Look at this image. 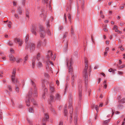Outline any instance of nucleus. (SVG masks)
Here are the masks:
<instances>
[{"label": "nucleus", "instance_id": "f257e3e1", "mask_svg": "<svg viewBox=\"0 0 125 125\" xmlns=\"http://www.w3.org/2000/svg\"><path fill=\"white\" fill-rule=\"evenodd\" d=\"M66 13H65L64 14V16L65 19V22L66 23H67V17L66 16V14H68V18L69 19V21H70V22H71V14L70 13L71 11V6L70 4L68 5V4L66 6Z\"/></svg>", "mask_w": 125, "mask_h": 125}, {"label": "nucleus", "instance_id": "f03ea898", "mask_svg": "<svg viewBox=\"0 0 125 125\" xmlns=\"http://www.w3.org/2000/svg\"><path fill=\"white\" fill-rule=\"evenodd\" d=\"M35 45L34 43H27L25 46V49L27 50L29 48L31 51H32L35 49Z\"/></svg>", "mask_w": 125, "mask_h": 125}, {"label": "nucleus", "instance_id": "7ed1b4c3", "mask_svg": "<svg viewBox=\"0 0 125 125\" xmlns=\"http://www.w3.org/2000/svg\"><path fill=\"white\" fill-rule=\"evenodd\" d=\"M44 115V117L42 120V125H45L46 123L49 120V116L48 114H45Z\"/></svg>", "mask_w": 125, "mask_h": 125}, {"label": "nucleus", "instance_id": "20e7f679", "mask_svg": "<svg viewBox=\"0 0 125 125\" xmlns=\"http://www.w3.org/2000/svg\"><path fill=\"white\" fill-rule=\"evenodd\" d=\"M73 62V59L72 58L70 59L69 64L70 65L69 67V72L70 73H71L72 74V73L73 71L72 67V64Z\"/></svg>", "mask_w": 125, "mask_h": 125}, {"label": "nucleus", "instance_id": "39448f33", "mask_svg": "<svg viewBox=\"0 0 125 125\" xmlns=\"http://www.w3.org/2000/svg\"><path fill=\"white\" fill-rule=\"evenodd\" d=\"M46 25L47 28V33L49 35H51V33L49 30V28L50 27V25L49 24V20H47L46 21Z\"/></svg>", "mask_w": 125, "mask_h": 125}, {"label": "nucleus", "instance_id": "423d86ee", "mask_svg": "<svg viewBox=\"0 0 125 125\" xmlns=\"http://www.w3.org/2000/svg\"><path fill=\"white\" fill-rule=\"evenodd\" d=\"M51 52L50 54V56H51V58L52 60H55V57H54L53 58V53L51 51H48V55L47 56V58H48V60H49V59L50 58L49 56V54L50 52Z\"/></svg>", "mask_w": 125, "mask_h": 125}, {"label": "nucleus", "instance_id": "0eeeda50", "mask_svg": "<svg viewBox=\"0 0 125 125\" xmlns=\"http://www.w3.org/2000/svg\"><path fill=\"white\" fill-rule=\"evenodd\" d=\"M16 72V70L15 69H14L13 70L12 72V75L11 77L12 82L14 83H15L14 79L15 77Z\"/></svg>", "mask_w": 125, "mask_h": 125}, {"label": "nucleus", "instance_id": "6e6552de", "mask_svg": "<svg viewBox=\"0 0 125 125\" xmlns=\"http://www.w3.org/2000/svg\"><path fill=\"white\" fill-rule=\"evenodd\" d=\"M36 28L35 25H33L31 29V31L32 33L35 35H36Z\"/></svg>", "mask_w": 125, "mask_h": 125}, {"label": "nucleus", "instance_id": "1a4fd4ad", "mask_svg": "<svg viewBox=\"0 0 125 125\" xmlns=\"http://www.w3.org/2000/svg\"><path fill=\"white\" fill-rule=\"evenodd\" d=\"M82 86L81 85L79 88V95L80 100L81 99L82 94Z\"/></svg>", "mask_w": 125, "mask_h": 125}, {"label": "nucleus", "instance_id": "9d476101", "mask_svg": "<svg viewBox=\"0 0 125 125\" xmlns=\"http://www.w3.org/2000/svg\"><path fill=\"white\" fill-rule=\"evenodd\" d=\"M26 98L27 99L25 101V102L27 106H29L30 105V99L31 97H29V96H28V97H26Z\"/></svg>", "mask_w": 125, "mask_h": 125}, {"label": "nucleus", "instance_id": "9b49d317", "mask_svg": "<svg viewBox=\"0 0 125 125\" xmlns=\"http://www.w3.org/2000/svg\"><path fill=\"white\" fill-rule=\"evenodd\" d=\"M42 43V41L41 40H38L37 43V47L38 48H40L41 46Z\"/></svg>", "mask_w": 125, "mask_h": 125}, {"label": "nucleus", "instance_id": "f8f14e48", "mask_svg": "<svg viewBox=\"0 0 125 125\" xmlns=\"http://www.w3.org/2000/svg\"><path fill=\"white\" fill-rule=\"evenodd\" d=\"M83 73L84 76H88L87 69H84L83 72Z\"/></svg>", "mask_w": 125, "mask_h": 125}, {"label": "nucleus", "instance_id": "ddd939ff", "mask_svg": "<svg viewBox=\"0 0 125 125\" xmlns=\"http://www.w3.org/2000/svg\"><path fill=\"white\" fill-rule=\"evenodd\" d=\"M39 32H43V33H45V31L42 25L40 26L39 27Z\"/></svg>", "mask_w": 125, "mask_h": 125}, {"label": "nucleus", "instance_id": "4468645a", "mask_svg": "<svg viewBox=\"0 0 125 125\" xmlns=\"http://www.w3.org/2000/svg\"><path fill=\"white\" fill-rule=\"evenodd\" d=\"M69 109H70V116L71 117L72 116V114L73 113V109L72 107V106L71 104H70V105H69Z\"/></svg>", "mask_w": 125, "mask_h": 125}, {"label": "nucleus", "instance_id": "2eb2a0df", "mask_svg": "<svg viewBox=\"0 0 125 125\" xmlns=\"http://www.w3.org/2000/svg\"><path fill=\"white\" fill-rule=\"evenodd\" d=\"M49 63H50V64L52 65H53V64L52 62L50 61H49V60H48L47 61L46 63V64L47 65V69L48 68L49 69Z\"/></svg>", "mask_w": 125, "mask_h": 125}, {"label": "nucleus", "instance_id": "dca6fc26", "mask_svg": "<svg viewBox=\"0 0 125 125\" xmlns=\"http://www.w3.org/2000/svg\"><path fill=\"white\" fill-rule=\"evenodd\" d=\"M10 60V61H15V59L14 56L12 54L10 55L9 56Z\"/></svg>", "mask_w": 125, "mask_h": 125}, {"label": "nucleus", "instance_id": "f3484780", "mask_svg": "<svg viewBox=\"0 0 125 125\" xmlns=\"http://www.w3.org/2000/svg\"><path fill=\"white\" fill-rule=\"evenodd\" d=\"M17 12L19 15H21V14L22 10L21 8L20 7H19L17 9Z\"/></svg>", "mask_w": 125, "mask_h": 125}, {"label": "nucleus", "instance_id": "a211bd4d", "mask_svg": "<svg viewBox=\"0 0 125 125\" xmlns=\"http://www.w3.org/2000/svg\"><path fill=\"white\" fill-rule=\"evenodd\" d=\"M123 107V105L121 103L119 104L117 106V108L119 109H122Z\"/></svg>", "mask_w": 125, "mask_h": 125}, {"label": "nucleus", "instance_id": "6ab92c4d", "mask_svg": "<svg viewBox=\"0 0 125 125\" xmlns=\"http://www.w3.org/2000/svg\"><path fill=\"white\" fill-rule=\"evenodd\" d=\"M32 89H30V91L29 92V95L27 96V97H28V96H29V97H30L32 96Z\"/></svg>", "mask_w": 125, "mask_h": 125}, {"label": "nucleus", "instance_id": "aec40b11", "mask_svg": "<svg viewBox=\"0 0 125 125\" xmlns=\"http://www.w3.org/2000/svg\"><path fill=\"white\" fill-rule=\"evenodd\" d=\"M55 100H60V96L59 94H57L55 95Z\"/></svg>", "mask_w": 125, "mask_h": 125}, {"label": "nucleus", "instance_id": "412c9836", "mask_svg": "<svg viewBox=\"0 0 125 125\" xmlns=\"http://www.w3.org/2000/svg\"><path fill=\"white\" fill-rule=\"evenodd\" d=\"M21 40V39L19 38H16L14 39V42L16 43L18 42L19 43Z\"/></svg>", "mask_w": 125, "mask_h": 125}, {"label": "nucleus", "instance_id": "4be33fe9", "mask_svg": "<svg viewBox=\"0 0 125 125\" xmlns=\"http://www.w3.org/2000/svg\"><path fill=\"white\" fill-rule=\"evenodd\" d=\"M110 119H109L104 122L103 125H108L107 123L110 121Z\"/></svg>", "mask_w": 125, "mask_h": 125}, {"label": "nucleus", "instance_id": "5701e85b", "mask_svg": "<svg viewBox=\"0 0 125 125\" xmlns=\"http://www.w3.org/2000/svg\"><path fill=\"white\" fill-rule=\"evenodd\" d=\"M119 103H125V98H123L121 100H120L118 101Z\"/></svg>", "mask_w": 125, "mask_h": 125}, {"label": "nucleus", "instance_id": "b1692460", "mask_svg": "<svg viewBox=\"0 0 125 125\" xmlns=\"http://www.w3.org/2000/svg\"><path fill=\"white\" fill-rule=\"evenodd\" d=\"M50 102L52 101L53 100H55V98H53V96L52 95H51L50 97Z\"/></svg>", "mask_w": 125, "mask_h": 125}, {"label": "nucleus", "instance_id": "393cba45", "mask_svg": "<svg viewBox=\"0 0 125 125\" xmlns=\"http://www.w3.org/2000/svg\"><path fill=\"white\" fill-rule=\"evenodd\" d=\"M84 78L85 83L86 85L87 83V82L88 80V76H84Z\"/></svg>", "mask_w": 125, "mask_h": 125}, {"label": "nucleus", "instance_id": "a878e982", "mask_svg": "<svg viewBox=\"0 0 125 125\" xmlns=\"http://www.w3.org/2000/svg\"><path fill=\"white\" fill-rule=\"evenodd\" d=\"M40 35L41 38H43L44 37L45 35L44 34L45 33H43V32H40Z\"/></svg>", "mask_w": 125, "mask_h": 125}, {"label": "nucleus", "instance_id": "bb28decb", "mask_svg": "<svg viewBox=\"0 0 125 125\" xmlns=\"http://www.w3.org/2000/svg\"><path fill=\"white\" fill-rule=\"evenodd\" d=\"M64 115L65 116L67 114V107L66 106H65L64 107Z\"/></svg>", "mask_w": 125, "mask_h": 125}, {"label": "nucleus", "instance_id": "cd10ccee", "mask_svg": "<svg viewBox=\"0 0 125 125\" xmlns=\"http://www.w3.org/2000/svg\"><path fill=\"white\" fill-rule=\"evenodd\" d=\"M27 120L28 122L29 123V125H32V121L30 119H29L28 118H27Z\"/></svg>", "mask_w": 125, "mask_h": 125}, {"label": "nucleus", "instance_id": "c85d7f7f", "mask_svg": "<svg viewBox=\"0 0 125 125\" xmlns=\"http://www.w3.org/2000/svg\"><path fill=\"white\" fill-rule=\"evenodd\" d=\"M31 80V83L33 87H34V89H36V85H35V84L34 82L32 81Z\"/></svg>", "mask_w": 125, "mask_h": 125}, {"label": "nucleus", "instance_id": "c756f323", "mask_svg": "<svg viewBox=\"0 0 125 125\" xmlns=\"http://www.w3.org/2000/svg\"><path fill=\"white\" fill-rule=\"evenodd\" d=\"M34 93L33 94V95L35 96H37V92L36 88V89H34Z\"/></svg>", "mask_w": 125, "mask_h": 125}, {"label": "nucleus", "instance_id": "7c9ffc66", "mask_svg": "<svg viewBox=\"0 0 125 125\" xmlns=\"http://www.w3.org/2000/svg\"><path fill=\"white\" fill-rule=\"evenodd\" d=\"M28 56L27 55L24 58V62L25 63L26 62L27 60L28 59Z\"/></svg>", "mask_w": 125, "mask_h": 125}, {"label": "nucleus", "instance_id": "2f4dec72", "mask_svg": "<svg viewBox=\"0 0 125 125\" xmlns=\"http://www.w3.org/2000/svg\"><path fill=\"white\" fill-rule=\"evenodd\" d=\"M40 54L39 53H38L37 55V56L36 58L38 60H39L40 59Z\"/></svg>", "mask_w": 125, "mask_h": 125}, {"label": "nucleus", "instance_id": "473e14b6", "mask_svg": "<svg viewBox=\"0 0 125 125\" xmlns=\"http://www.w3.org/2000/svg\"><path fill=\"white\" fill-rule=\"evenodd\" d=\"M38 67H41L42 66V63L40 62H39L38 64Z\"/></svg>", "mask_w": 125, "mask_h": 125}, {"label": "nucleus", "instance_id": "72a5a7b5", "mask_svg": "<svg viewBox=\"0 0 125 125\" xmlns=\"http://www.w3.org/2000/svg\"><path fill=\"white\" fill-rule=\"evenodd\" d=\"M74 120L75 121L74 122V123L75 125H76V124H77V123L78 120V119L77 117H75L74 118Z\"/></svg>", "mask_w": 125, "mask_h": 125}, {"label": "nucleus", "instance_id": "f704fd0d", "mask_svg": "<svg viewBox=\"0 0 125 125\" xmlns=\"http://www.w3.org/2000/svg\"><path fill=\"white\" fill-rule=\"evenodd\" d=\"M8 45L10 46H11L13 45V44L12 42L10 41L8 43Z\"/></svg>", "mask_w": 125, "mask_h": 125}, {"label": "nucleus", "instance_id": "c9c22d12", "mask_svg": "<svg viewBox=\"0 0 125 125\" xmlns=\"http://www.w3.org/2000/svg\"><path fill=\"white\" fill-rule=\"evenodd\" d=\"M72 82H71V84L72 85V87H73L74 86V80L73 79V77L72 75Z\"/></svg>", "mask_w": 125, "mask_h": 125}, {"label": "nucleus", "instance_id": "e433bc0d", "mask_svg": "<svg viewBox=\"0 0 125 125\" xmlns=\"http://www.w3.org/2000/svg\"><path fill=\"white\" fill-rule=\"evenodd\" d=\"M29 39V35H27V36H26L25 38V42L26 43H27L28 41V40Z\"/></svg>", "mask_w": 125, "mask_h": 125}, {"label": "nucleus", "instance_id": "4c0bfd02", "mask_svg": "<svg viewBox=\"0 0 125 125\" xmlns=\"http://www.w3.org/2000/svg\"><path fill=\"white\" fill-rule=\"evenodd\" d=\"M70 96V97H69V101L71 103V101H72V95L70 94V95H69Z\"/></svg>", "mask_w": 125, "mask_h": 125}, {"label": "nucleus", "instance_id": "58836bf2", "mask_svg": "<svg viewBox=\"0 0 125 125\" xmlns=\"http://www.w3.org/2000/svg\"><path fill=\"white\" fill-rule=\"evenodd\" d=\"M32 102L33 103L34 105H35L36 104V101L34 100V99H32L31 100Z\"/></svg>", "mask_w": 125, "mask_h": 125}, {"label": "nucleus", "instance_id": "ea45409f", "mask_svg": "<svg viewBox=\"0 0 125 125\" xmlns=\"http://www.w3.org/2000/svg\"><path fill=\"white\" fill-rule=\"evenodd\" d=\"M125 67V65L124 64L122 65H121L120 66L118 67H119V69H121Z\"/></svg>", "mask_w": 125, "mask_h": 125}, {"label": "nucleus", "instance_id": "a19ab883", "mask_svg": "<svg viewBox=\"0 0 125 125\" xmlns=\"http://www.w3.org/2000/svg\"><path fill=\"white\" fill-rule=\"evenodd\" d=\"M71 33L72 34H73L74 33L73 29V28L72 27V26H71Z\"/></svg>", "mask_w": 125, "mask_h": 125}, {"label": "nucleus", "instance_id": "79ce46f5", "mask_svg": "<svg viewBox=\"0 0 125 125\" xmlns=\"http://www.w3.org/2000/svg\"><path fill=\"white\" fill-rule=\"evenodd\" d=\"M73 0H69V1L70 2V3L69 4H67L66 5V6L68 4V5L70 4V6H71V4L73 2Z\"/></svg>", "mask_w": 125, "mask_h": 125}, {"label": "nucleus", "instance_id": "37998d69", "mask_svg": "<svg viewBox=\"0 0 125 125\" xmlns=\"http://www.w3.org/2000/svg\"><path fill=\"white\" fill-rule=\"evenodd\" d=\"M23 41L21 40V41L18 43V44H19V46H21L23 44Z\"/></svg>", "mask_w": 125, "mask_h": 125}, {"label": "nucleus", "instance_id": "c03bdc74", "mask_svg": "<svg viewBox=\"0 0 125 125\" xmlns=\"http://www.w3.org/2000/svg\"><path fill=\"white\" fill-rule=\"evenodd\" d=\"M44 43H43L42 45L43 46H45L46 45V43H47V41H46V40H44Z\"/></svg>", "mask_w": 125, "mask_h": 125}, {"label": "nucleus", "instance_id": "a18cd8bd", "mask_svg": "<svg viewBox=\"0 0 125 125\" xmlns=\"http://www.w3.org/2000/svg\"><path fill=\"white\" fill-rule=\"evenodd\" d=\"M85 67L84 69H88V65L87 63H85Z\"/></svg>", "mask_w": 125, "mask_h": 125}, {"label": "nucleus", "instance_id": "49530a36", "mask_svg": "<svg viewBox=\"0 0 125 125\" xmlns=\"http://www.w3.org/2000/svg\"><path fill=\"white\" fill-rule=\"evenodd\" d=\"M29 112L30 113H32L33 111V109L31 108H29Z\"/></svg>", "mask_w": 125, "mask_h": 125}, {"label": "nucleus", "instance_id": "de8ad7c7", "mask_svg": "<svg viewBox=\"0 0 125 125\" xmlns=\"http://www.w3.org/2000/svg\"><path fill=\"white\" fill-rule=\"evenodd\" d=\"M14 81H15L14 83H18L19 82L18 80L17 79H16V78H15H15Z\"/></svg>", "mask_w": 125, "mask_h": 125}, {"label": "nucleus", "instance_id": "09e8293b", "mask_svg": "<svg viewBox=\"0 0 125 125\" xmlns=\"http://www.w3.org/2000/svg\"><path fill=\"white\" fill-rule=\"evenodd\" d=\"M98 106L97 105H96L95 106V109L96 111L97 112H98Z\"/></svg>", "mask_w": 125, "mask_h": 125}, {"label": "nucleus", "instance_id": "8fccbe9b", "mask_svg": "<svg viewBox=\"0 0 125 125\" xmlns=\"http://www.w3.org/2000/svg\"><path fill=\"white\" fill-rule=\"evenodd\" d=\"M11 23V22L10 21H9V23L8 24V26L9 28L11 27V26L10 24Z\"/></svg>", "mask_w": 125, "mask_h": 125}, {"label": "nucleus", "instance_id": "3c124183", "mask_svg": "<svg viewBox=\"0 0 125 125\" xmlns=\"http://www.w3.org/2000/svg\"><path fill=\"white\" fill-rule=\"evenodd\" d=\"M50 90L52 92H53L54 89L52 87H50Z\"/></svg>", "mask_w": 125, "mask_h": 125}, {"label": "nucleus", "instance_id": "603ef678", "mask_svg": "<svg viewBox=\"0 0 125 125\" xmlns=\"http://www.w3.org/2000/svg\"><path fill=\"white\" fill-rule=\"evenodd\" d=\"M91 67H90V68H89L88 70V74H89V76H90V73H91Z\"/></svg>", "mask_w": 125, "mask_h": 125}, {"label": "nucleus", "instance_id": "864d4df0", "mask_svg": "<svg viewBox=\"0 0 125 125\" xmlns=\"http://www.w3.org/2000/svg\"><path fill=\"white\" fill-rule=\"evenodd\" d=\"M66 63H67V65L68 67V63H69V60L68 59H66Z\"/></svg>", "mask_w": 125, "mask_h": 125}, {"label": "nucleus", "instance_id": "5fc2aeb1", "mask_svg": "<svg viewBox=\"0 0 125 125\" xmlns=\"http://www.w3.org/2000/svg\"><path fill=\"white\" fill-rule=\"evenodd\" d=\"M67 34H68L67 32H66L65 33V34H64V36H63L64 38H65L66 37V36L67 35Z\"/></svg>", "mask_w": 125, "mask_h": 125}, {"label": "nucleus", "instance_id": "6e6d98bb", "mask_svg": "<svg viewBox=\"0 0 125 125\" xmlns=\"http://www.w3.org/2000/svg\"><path fill=\"white\" fill-rule=\"evenodd\" d=\"M36 60V58L34 57L33 58L32 61V62H33L34 63H35Z\"/></svg>", "mask_w": 125, "mask_h": 125}, {"label": "nucleus", "instance_id": "4d7b16f0", "mask_svg": "<svg viewBox=\"0 0 125 125\" xmlns=\"http://www.w3.org/2000/svg\"><path fill=\"white\" fill-rule=\"evenodd\" d=\"M29 12L28 11H27L26 12V16L27 17H29Z\"/></svg>", "mask_w": 125, "mask_h": 125}, {"label": "nucleus", "instance_id": "13d9d810", "mask_svg": "<svg viewBox=\"0 0 125 125\" xmlns=\"http://www.w3.org/2000/svg\"><path fill=\"white\" fill-rule=\"evenodd\" d=\"M14 16H15V17L17 19H18L19 18V17L18 16V15L16 14H15L14 15Z\"/></svg>", "mask_w": 125, "mask_h": 125}, {"label": "nucleus", "instance_id": "bf43d9fd", "mask_svg": "<svg viewBox=\"0 0 125 125\" xmlns=\"http://www.w3.org/2000/svg\"><path fill=\"white\" fill-rule=\"evenodd\" d=\"M123 73L121 71H118V73L119 75H122L123 74Z\"/></svg>", "mask_w": 125, "mask_h": 125}, {"label": "nucleus", "instance_id": "052dcab7", "mask_svg": "<svg viewBox=\"0 0 125 125\" xmlns=\"http://www.w3.org/2000/svg\"><path fill=\"white\" fill-rule=\"evenodd\" d=\"M42 1H44V3H45L47 4L48 0H42Z\"/></svg>", "mask_w": 125, "mask_h": 125}, {"label": "nucleus", "instance_id": "680f3d73", "mask_svg": "<svg viewBox=\"0 0 125 125\" xmlns=\"http://www.w3.org/2000/svg\"><path fill=\"white\" fill-rule=\"evenodd\" d=\"M16 91L17 92H19V89L18 87L16 86Z\"/></svg>", "mask_w": 125, "mask_h": 125}, {"label": "nucleus", "instance_id": "e2e57ef3", "mask_svg": "<svg viewBox=\"0 0 125 125\" xmlns=\"http://www.w3.org/2000/svg\"><path fill=\"white\" fill-rule=\"evenodd\" d=\"M118 28L117 27L116 25H115L113 28V30H114L115 29Z\"/></svg>", "mask_w": 125, "mask_h": 125}, {"label": "nucleus", "instance_id": "0e129e2a", "mask_svg": "<svg viewBox=\"0 0 125 125\" xmlns=\"http://www.w3.org/2000/svg\"><path fill=\"white\" fill-rule=\"evenodd\" d=\"M68 42H67L66 43V45H65V49H66V48H67L68 46Z\"/></svg>", "mask_w": 125, "mask_h": 125}, {"label": "nucleus", "instance_id": "69168bd1", "mask_svg": "<svg viewBox=\"0 0 125 125\" xmlns=\"http://www.w3.org/2000/svg\"><path fill=\"white\" fill-rule=\"evenodd\" d=\"M63 122L62 121H60L58 125H63Z\"/></svg>", "mask_w": 125, "mask_h": 125}, {"label": "nucleus", "instance_id": "338daca9", "mask_svg": "<svg viewBox=\"0 0 125 125\" xmlns=\"http://www.w3.org/2000/svg\"><path fill=\"white\" fill-rule=\"evenodd\" d=\"M112 70H113V69L112 68H110L109 69L108 71L110 72H111L112 71Z\"/></svg>", "mask_w": 125, "mask_h": 125}, {"label": "nucleus", "instance_id": "774afa93", "mask_svg": "<svg viewBox=\"0 0 125 125\" xmlns=\"http://www.w3.org/2000/svg\"><path fill=\"white\" fill-rule=\"evenodd\" d=\"M121 97V96L120 95H119L118 97V100L119 101L120 100V99Z\"/></svg>", "mask_w": 125, "mask_h": 125}]
</instances>
